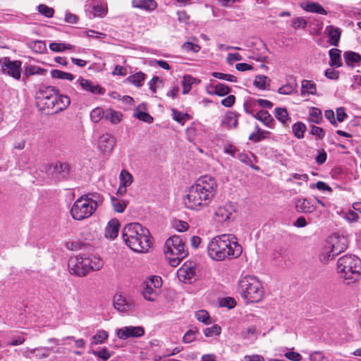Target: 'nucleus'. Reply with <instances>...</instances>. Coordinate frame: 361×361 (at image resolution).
Wrapping results in <instances>:
<instances>
[{
	"label": "nucleus",
	"mask_w": 361,
	"mask_h": 361,
	"mask_svg": "<svg viewBox=\"0 0 361 361\" xmlns=\"http://www.w3.org/2000/svg\"><path fill=\"white\" fill-rule=\"evenodd\" d=\"M216 180L209 176L199 178L188 188L183 197V203L188 209L200 210L209 206L217 192Z\"/></svg>",
	"instance_id": "obj_1"
},
{
	"label": "nucleus",
	"mask_w": 361,
	"mask_h": 361,
	"mask_svg": "<svg viewBox=\"0 0 361 361\" xmlns=\"http://www.w3.org/2000/svg\"><path fill=\"white\" fill-rule=\"evenodd\" d=\"M35 99L38 110L47 115L64 111L71 104L69 97L60 94L58 90L51 86L39 87L35 92Z\"/></svg>",
	"instance_id": "obj_2"
},
{
	"label": "nucleus",
	"mask_w": 361,
	"mask_h": 361,
	"mask_svg": "<svg viewBox=\"0 0 361 361\" xmlns=\"http://www.w3.org/2000/svg\"><path fill=\"white\" fill-rule=\"evenodd\" d=\"M235 240L232 234H223L213 238L207 245L209 256L217 261L239 257L242 253V247Z\"/></svg>",
	"instance_id": "obj_3"
},
{
	"label": "nucleus",
	"mask_w": 361,
	"mask_h": 361,
	"mask_svg": "<svg viewBox=\"0 0 361 361\" xmlns=\"http://www.w3.org/2000/svg\"><path fill=\"white\" fill-rule=\"evenodd\" d=\"M122 236L126 244L136 252H147L152 245L149 230L139 223L127 224L123 229Z\"/></svg>",
	"instance_id": "obj_4"
},
{
	"label": "nucleus",
	"mask_w": 361,
	"mask_h": 361,
	"mask_svg": "<svg viewBox=\"0 0 361 361\" xmlns=\"http://www.w3.org/2000/svg\"><path fill=\"white\" fill-rule=\"evenodd\" d=\"M338 272L348 284L356 282L361 275V260L354 255H345L337 262Z\"/></svg>",
	"instance_id": "obj_5"
},
{
	"label": "nucleus",
	"mask_w": 361,
	"mask_h": 361,
	"mask_svg": "<svg viewBox=\"0 0 361 361\" xmlns=\"http://www.w3.org/2000/svg\"><path fill=\"white\" fill-rule=\"evenodd\" d=\"M102 266V260L96 257L78 256L71 257L68 261V269L71 274L78 277H84L90 271L99 270Z\"/></svg>",
	"instance_id": "obj_6"
},
{
	"label": "nucleus",
	"mask_w": 361,
	"mask_h": 361,
	"mask_svg": "<svg viewBox=\"0 0 361 361\" xmlns=\"http://www.w3.org/2000/svg\"><path fill=\"white\" fill-rule=\"evenodd\" d=\"M238 290L247 302H258L264 294L261 282L254 276H246L240 280Z\"/></svg>",
	"instance_id": "obj_7"
},
{
	"label": "nucleus",
	"mask_w": 361,
	"mask_h": 361,
	"mask_svg": "<svg viewBox=\"0 0 361 361\" xmlns=\"http://www.w3.org/2000/svg\"><path fill=\"white\" fill-rule=\"evenodd\" d=\"M164 252L171 267H177L180 262L188 255L185 249V244L178 235L169 238L164 245Z\"/></svg>",
	"instance_id": "obj_8"
},
{
	"label": "nucleus",
	"mask_w": 361,
	"mask_h": 361,
	"mask_svg": "<svg viewBox=\"0 0 361 361\" xmlns=\"http://www.w3.org/2000/svg\"><path fill=\"white\" fill-rule=\"evenodd\" d=\"M95 211V206L90 204L82 195L74 202L71 214L75 220L80 221L90 217Z\"/></svg>",
	"instance_id": "obj_9"
},
{
	"label": "nucleus",
	"mask_w": 361,
	"mask_h": 361,
	"mask_svg": "<svg viewBox=\"0 0 361 361\" xmlns=\"http://www.w3.org/2000/svg\"><path fill=\"white\" fill-rule=\"evenodd\" d=\"M328 257L333 258L343 252L348 247V239L344 235H333L327 240Z\"/></svg>",
	"instance_id": "obj_10"
},
{
	"label": "nucleus",
	"mask_w": 361,
	"mask_h": 361,
	"mask_svg": "<svg viewBox=\"0 0 361 361\" xmlns=\"http://www.w3.org/2000/svg\"><path fill=\"white\" fill-rule=\"evenodd\" d=\"M0 65L3 74L11 76L15 80L20 78L22 71L20 61H11L8 57H4L0 60Z\"/></svg>",
	"instance_id": "obj_11"
},
{
	"label": "nucleus",
	"mask_w": 361,
	"mask_h": 361,
	"mask_svg": "<svg viewBox=\"0 0 361 361\" xmlns=\"http://www.w3.org/2000/svg\"><path fill=\"white\" fill-rule=\"evenodd\" d=\"M113 305L115 310L120 313L129 312L135 308V302L133 299L124 297L121 293H117L114 295Z\"/></svg>",
	"instance_id": "obj_12"
},
{
	"label": "nucleus",
	"mask_w": 361,
	"mask_h": 361,
	"mask_svg": "<svg viewBox=\"0 0 361 361\" xmlns=\"http://www.w3.org/2000/svg\"><path fill=\"white\" fill-rule=\"evenodd\" d=\"M237 206L235 203L228 202L223 206H219L215 211L216 221L224 223L232 219L233 214L236 212Z\"/></svg>",
	"instance_id": "obj_13"
},
{
	"label": "nucleus",
	"mask_w": 361,
	"mask_h": 361,
	"mask_svg": "<svg viewBox=\"0 0 361 361\" xmlns=\"http://www.w3.org/2000/svg\"><path fill=\"white\" fill-rule=\"evenodd\" d=\"M49 173L58 180L68 178L70 173V166L68 163L56 161L51 164L48 169Z\"/></svg>",
	"instance_id": "obj_14"
},
{
	"label": "nucleus",
	"mask_w": 361,
	"mask_h": 361,
	"mask_svg": "<svg viewBox=\"0 0 361 361\" xmlns=\"http://www.w3.org/2000/svg\"><path fill=\"white\" fill-rule=\"evenodd\" d=\"M145 330L141 326H125L117 330V336L120 339L126 340L129 338H139L143 336Z\"/></svg>",
	"instance_id": "obj_15"
},
{
	"label": "nucleus",
	"mask_w": 361,
	"mask_h": 361,
	"mask_svg": "<svg viewBox=\"0 0 361 361\" xmlns=\"http://www.w3.org/2000/svg\"><path fill=\"white\" fill-rule=\"evenodd\" d=\"M116 143L114 137L109 134L105 133L99 138L98 147L103 153H110Z\"/></svg>",
	"instance_id": "obj_16"
},
{
	"label": "nucleus",
	"mask_w": 361,
	"mask_h": 361,
	"mask_svg": "<svg viewBox=\"0 0 361 361\" xmlns=\"http://www.w3.org/2000/svg\"><path fill=\"white\" fill-rule=\"evenodd\" d=\"M252 116L262 122L265 126L274 128L275 121L267 111L260 110L256 114H252Z\"/></svg>",
	"instance_id": "obj_17"
},
{
	"label": "nucleus",
	"mask_w": 361,
	"mask_h": 361,
	"mask_svg": "<svg viewBox=\"0 0 361 361\" xmlns=\"http://www.w3.org/2000/svg\"><path fill=\"white\" fill-rule=\"evenodd\" d=\"M80 81V85L82 90L89 92L92 94H104V90L99 85L94 84L93 82H92L90 80L84 79L82 78H80L78 80Z\"/></svg>",
	"instance_id": "obj_18"
},
{
	"label": "nucleus",
	"mask_w": 361,
	"mask_h": 361,
	"mask_svg": "<svg viewBox=\"0 0 361 361\" xmlns=\"http://www.w3.org/2000/svg\"><path fill=\"white\" fill-rule=\"evenodd\" d=\"M119 226V222L116 219L110 220L105 229V237L114 239L118 235Z\"/></svg>",
	"instance_id": "obj_19"
},
{
	"label": "nucleus",
	"mask_w": 361,
	"mask_h": 361,
	"mask_svg": "<svg viewBox=\"0 0 361 361\" xmlns=\"http://www.w3.org/2000/svg\"><path fill=\"white\" fill-rule=\"evenodd\" d=\"M326 30L328 32L329 44L334 47L338 46L341 35V29L333 25H329Z\"/></svg>",
	"instance_id": "obj_20"
},
{
	"label": "nucleus",
	"mask_w": 361,
	"mask_h": 361,
	"mask_svg": "<svg viewBox=\"0 0 361 361\" xmlns=\"http://www.w3.org/2000/svg\"><path fill=\"white\" fill-rule=\"evenodd\" d=\"M295 208L297 211L302 213H312L315 210L316 207L310 200L300 199L296 202Z\"/></svg>",
	"instance_id": "obj_21"
},
{
	"label": "nucleus",
	"mask_w": 361,
	"mask_h": 361,
	"mask_svg": "<svg viewBox=\"0 0 361 361\" xmlns=\"http://www.w3.org/2000/svg\"><path fill=\"white\" fill-rule=\"evenodd\" d=\"M160 290L156 289L155 288L150 286L149 283H145V286L142 290V295L145 300L154 302L157 300L159 295Z\"/></svg>",
	"instance_id": "obj_22"
},
{
	"label": "nucleus",
	"mask_w": 361,
	"mask_h": 361,
	"mask_svg": "<svg viewBox=\"0 0 361 361\" xmlns=\"http://www.w3.org/2000/svg\"><path fill=\"white\" fill-rule=\"evenodd\" d=\"M255 131L251 133L249 136V140L255 142H258L268 138L271 135V132L262 130L258 125L255 127Z\"/></svg>",
	"instance_id": "obj_23"
},
{
	"label": "nucleus",
	"mask_w": 361,
	"mask_h": 361,
	"mask_svg": "<svg viewBox=\"0 0 361 361\" xmlns=\"http://www.w3.org/2000/svg\"><path fill=\"white\" fill-rule=\"evenodd\" d=\"M345 62L348 66L354 67V64L361 62V55L353 51H347L343 54Z\"/></svg>",
	"instance_id": "obj_24"
},
{
	"label": "nucleus",
	"mask_w": 361,
	"mask_h": 361,
	"mask_svg": "<svg viewBox=\"0 0 361 361\" xmlns=\"http://www.w3.org/2000/svg\"><path fill=\"white\" fill-rule=\"evenodd\" d=\"M132 5L133 7L147 11H153L157 6L154 0H133Z\"/></svg>",
	"instance_id": "obj_25"
},
{
	"label": "nucleus",
	"mask_w": 361,
	"mask_h": 361,
	"mask_svg": "<svg viewBox=\"0 0 361 361\" xmlns=\"http://www.w3.org/2000/svg\"><path fill=\"white\" fill-rule=\"evenodd\" d=\"M111 203L115 212L123 213L127 207L129 202L114 196L111 197Z\"/></svg>",
	"instance_id": "obj_26"
},
{
	"label": "nucleus",
	"mask_w": 361,
	"mask_h": 361,
	"mask_svg": "<svg viewBox=\"0 0 361 361\" xmlns=\"http://www.w3.org/2000/svg\"><path fill=\"white\" fill-rule=\"evenodd\" d=\"M85 199L91 204L92 205L95 206V210L97 207L101 205L104 202L103 196L98 192H88L83 195Z\"/></svg>",
	"instance_id": "obj_27"
},
{
	"label": "nucleus",
	"mask_w": 361,
	"mask_h": 361,
	"mask_svg": "<svg viewBox=\"0 0 361 361\" xmlns=\"http://www.w3.org/2000/svg\"><path fill=\"white\" fill-rule=\"evenodd\" d=\"M195 274V269L186 265H184L180 268L178 271V274L180 279H183L185 282L186 281L190 280L194 276Z\"/></svg>",
	"instance_id": "obj_28"
},
{
	"label": "nucleus",
	"mask_w": 361,
	"mask_h": 361,
	"mask_svg": "<svg viewBox=\"0 0 361 361\" xmlns=\"http://www.w3.org/2000/svg\"><path fill=\"white\" fill-rule=\"evenodd\" d=\"M274 114L275 117L283 125H288L290 121V118L286 108H276L274 110Z\"/></svg>",
	"instance_id": "obj_29"
},
{
	"label": "nucleus",
	"mask_w": 361,
	"mask_h": 361,
	"mask_svg": "<svg viewBox=\"0 0 361 361\" xmlns=\"http://www.w3.org/2000/svg\"><path fill=\"white\" fill-rule=\"evenodd\" d=\"M316 85L312 80H303L301 85V95L314 94L316 93Z\"/></svg>",
	"instance_id": "obj_30"
},
{
	"label": "nucleus",
	"mask_w": 361,
	"mask_h": 361,
	"mask_svg": "<svg viewBox=\"0 0 361 361\" xmlns=\"http://www.w3.org/2000/svg\"><path fill=\"white\" fill-rule=\"evenodd\" d=\"M306 11L326 15V11L318 3L307 2L302 7Z\"/></svg>",
	"instance_id": "obj_31"
},
{
	"label": "nucleus",
	"mask_w": 361,
	"mask_h": 361,
	"mask_svg": "<svg viewBox=\"0 0 361 361\" xmlns=\"http://www.w3.org/2000/svg\"><path fill=\"white\" fill-rule=\"evenodd\" d=\"M341 50L338 49H331L329 50L330 62L331 66L341 67L342 63L341 61Z\"/></svg>",
	"instance_id": "obj_32"
},
{
	"label": "nucleus",
	"mask_w": 361,
	"mask_h": 361,
	"mask_svg": "<svg viewBox=\"0 0 361 361\" xmlns=\"http://www.w3.org/2000/svg\"><path fill=\"white\" fill-rule=\"evenodd\" d=\"M122 114L112 109H107L105 111L104 118L113 124H117L121 121Z\"/></svg>",
	"instance_id": "obj_33"
},
{
	"label": "nucleus",
	"mask_w": 361,
	"mask_h": 361,
	"mask_svg": "<svg viewBox=\"0 0 361 361\" xmlns=\"http://www.w3.org/2000/svg\"><path fill=\"white\" fill-rule=\"evenodd\" d=\"M238 114L235 112H228L226 114L223 123L226 125L235 128L238 126Z\"/></svg>",
	"instance_id": "obj_34"
},
{
	"label": "nucleus",
	"mask_w": 361,
	"mask_h": 361,
	"mask_svg": "<svg viewBox=\"0 0 361 361\" xmlns=\"http://www.w3.org/2000/svg\"><path fill=\"white\" fill-rule=\"evenodd\" d=\"M120 184L124 187L130 186L133 182V176L126 169H123L119 175Z\"/></svg>",
	"instance_id": "obj_35"
},
{
	"label": "nucleus",
	"mask_w": 361,
	"mask_h": 361,
	"mask_svg": "<svg viewBox=\"0 0 361 361\" xmlns=\"http://www.w3.org/2000/svg\"><path fill=\"white\" fill-rule=\"evenodd\" d=\"M306 129V126L302 122H297L293 124L292 127L294 135L298 139H301L304 137Z\"/></svg>",
	"instance_id": "obj_36"
},
{
	"label": "nucleus",
	"mask_w": 361,
	"mask_h": 361,
	"mask_svg": "<svg viewBox=\"0 0 361 361\" xmlns=\"http://www.w3.org/2000/svg\"><path fill=\"white\" fill-rule=\"evenodd\" d=\"M309 120L312 123L319 124L322 120V111L317 107H312L310 109Z\"/></svg>",
	"instance_id": "obj_37"
},
{
	"label": "nucleus",
	"mask_w": 361,
	"mask_h": 361,
	"mask_svg": "<svg viewBox=\"0 0 361 361\" xmlns=\"http://www.w3.org/2000/svg\"><path fill=\"white\" fill-rule=\"evenodd\" d=\"M145 74L142 72H138L135 74L131 75L128 77L127 80L131 84H133L136 87H140L142 82L145 80Z\"/></svg>",
	"instance_id": "obj_38"
},
{
	"label": "nucleus",
	"mask_w": 361,
	"mask_h": 361,
	"mask_svg": "<svg viewBox=\"0 0 361 361\" xmlns=\"http://www.w3.org/2000/svg\"><path fill=\"white\" fill-rule=\"evenodd\" d=\"M51 75L54 78L68 80L70 81L73 80L75 78V76L73 74L66 73V72H63L62 71L57 70V69L52 70L51 71Z\"/></svg>",
	"instance_id": "obj_39"
},
{
	"label": "nucleus",
	"mask_w": 361,
	"mask_h": 361,
	"mask_svg": "<svg viewBox=\"0 0 361 361\" xmlns=\"http://www.w3.org/2000/svg\"><path fill=\"white\" fill-rule=\"evenodd\" d=\"M269 79L268 77L263 75H258L255 77L253 85L260 90H264L266 89L267 85H269Z\"/></svg>",
	"instance_id": "obj_40"
},
{
	"label": "nucleus",
	"mask_w": 361,
	"mask_h": 361,
	"mask_svg": "<svg viewBox=\"0 0 361 361\" xmlns=\"http://www.w3.org/2000/svg\"><path fill=\"white\" fill-rule=\"evenodd\" d=\"M214 94L220 97L228 94L231 91V89L228 85L220 82H217L214 86Z\"/></svg>",
	"instance_id": "obj_41"
},
{
	"label": "nucleus",
	"mask_w": 361,
	"mask_h": 361,
	"mask_svg": "<svg viewBox=\"0 0 361 361\" xmlns=\"http://www.w3.org/2000/svg\"><path fill=\"white\" fill-rule=\"evenodd\" d=\"M73 45L65 43L51 42L49 44V49L55 52H61L66 49H72Z\"/></svg>",
	"instance_id": "obj_42"
},
{
	"label": "nucleus",
	"mask_w": 361,
	"mask_h": 361,
	"mask_svg": "<svg viewBox=\"0 0 361 361\" xmlns=\"http://www.w3.org/2000/svg\"><path fill=\"white\" fill-rule=\"evenodd\" d=\"M195 80V78L189 75H184L183 80V94H186L190 91L191 86Z\"/></svg>",
	"instance_id": "obj_43"
},
{
	"label": "nucleus",
	"mask_w": 361,
	"mask_h": 361,
	"mask_svg": "<svg viewBox=\"0 0 361 361\" xmlns=\"http://www.w3.org/2000/svg\"><path fill=\"white\" fill-rule=\"evenodd\" d=\"M105 111L102 108L97 107L90 112L91 121L94 123H98L103 117L104 118Z\"/></svg>",
	"instance_id": "obj_44"
},
{
	"label": "nucleus",
	"mask_w": 361,
	"mask_h": 361,
	"mask_svg": "<svg viewBox=\"0 0 361 361\" xmlns=\"http://www.w3.org/2000/svg\"><path fill=\"white\" fill-rule=\"evenodd\" d=\"M108 334L106 331L101 330L99 331L95 335L92 336V345H97L99 343H102L107 338Z\"/></svg>",
	"instance_id": "obj_45"
},
{
	"label": "nucleus",
	"mask_w": 361,
	"mask_h": 361,
	"mask_svg": "<svg viewBox=\"0 0 361 361\" xmlns=\"http://www.w3.org/2000/svg\"><path fill=\"white\" fill-rule=\"evenodd\" d=\"M89 353L93 354L94 355L98 356L103 361H106L111 356V354L109 352V350L105 347H104L100 350H91L89 351Z\"/></svg>",
	"instance_id": "obj_46"
},
{
	"label": "nucleus",
	"mask_w": 361,
	"mask_h": 361,
	"mask_svg": "<svg viewBox=\"0 0 361 361\" xmlns=\"http://www.w3.org/2000/svg\"><path fill=\"white\" fill-rule=\"evenodd\" d=\"M134 116L137 118L139 120L142 121H145L148 123H152L153 122V117L150 116L148 113L139 111L138 109H137L134 113Z\"/></svg>",
	"instance_id": "obj_47"
},
{
	"label": "nucleus",
	"mask_w": 361,
	"mask_h": 361,
	"mask_svg": "<svg viewBox=\"0 0 361 361\" xmlns=\"http://www.w3.org/2000/svg\"><path fill=\"white\" fill-rule=\"evenodd\" d=\"M212 75L215 78L220 80H224L229 82H236L237 79L236 77L226 73H219V72H213L212 73Z\"/></svg>",
	"instance_id": "obj_48"
},
{
	"label": "nucleus",
	"mask_w": 361,
	"mask_h": 361,
	"mask_svg": "<svg viewBox=\"0 0 361 361\" xmlns=\"http://www.w3.org/2000/svg\"><path fill=\"white\" fill-rule=\"evenodd\" d=\"M236 305V302L233 298L226 297L223 298L219 301V305L223 307H227L228 309L233 308Z\"/></svg>",
	"instance_id": "obj_49"
},
{
	"label": "nucleus",
	"mask_w": 361,
	"mask_h": 361,
	"mask_svg": "<svg viewBox=\"0 0 361 361\" xmlns=\"http://www.w3.org/2000/svg\"><path fill=\"white\" fill-rule=\"evenodd\" d=\"M38 11L47 18L53 16L54 11L52 8L47 6L45 4H40L38 6Z\"/></svg>",
	"instance_id": "obj_50"
},
{
	"label": "nucleus",
	"mask_w": 361,
	"mask_h": 361,
	"mask_svg": "<svg viewBox=\"0 0 361 361\" xmlns=\"http://www.w3.org/2000/svg\"><path fill=\"white\" fill-rule=\"evenodd\" d=\"M146 283H149L152 287L156 289L160 290V288L162 285V279L160 276H150Z\"/></svg>",
	"instance_id": "obj_51"
},
{
	"label": "nucleus",
	"mask_w": 361,
	"mask_h": 361,
	"mask_svg": "<svg viewBox=\"0 0 361 361\" xmlns=\"http://www.w3.org/2000/svg\"><path fill=\"white\" fill-rule=\"evenodd\" d=\"M221 329L217 324L213 325L211 327L206 328L204 331V335L207 337H210L214 335L218 336L221 334Z\"/></svg>",
	"instance_id": "obj_52"
},
{
	"label": "nucleus",
	"mask_w": 361,
	"mask_h": 361,
	"mask_svg": "<svg viewBox=\"0 0 361 361\" xmlns=\"http://www.w3.org/2000/svg\"><path fill=\"white\" fill-rule=\"evenodd\" d=\"M195 317L198 321L205 324H209V315L207 311L203 310H198L195 313Z\"/></svg>",
	"instance_id": "obj_53"
},
{
	"label": "nucleus",
	"mask_w": 361,
	"mask_h": 361,
	"mask_svg": "<svg viewBox=\"0 0 361 361\" xmlns=\"http://www.w3.org/2000/svg\"><path fill=\"white\" fill-rule=\"evenodd\" d=\"M182 49L186 52L197 53L200 50V47L190 42H186L182 45Z\"/></svg>",
	"instance_id": "obj_54"
},
{
	"label": "nucleus",
	"mask_w": 361,
	"mask_h": 361,
	"mask_svg": "<svg viewBox=\"0 0 361 361\" xmlns=\"http://www.w3.org/2000/svg\"><path fill=\"white\" fill-rule=\"evenodd\" d=\"M172 116L173 118L180 123H183V121L186 118H189V115L188 114H183L174 109H172Z\"/></svg>",
	"instance_id": "obj_55"
},
{
	"label": "nucleus",
	"mask_w": 361,
	"mask_h": 361,
	"mask_svg": "<svg viewBox=\"0 0 361 361\" xmlns=\"http://www.w3.org/2000/svg\"><path fill=\"white\" fill-rule=\"evenodd\" d=\"M257 332V328L255 326H251L247 328L242 329L240 331V336L243 339H248L250 335H253Z\"/></svg>",
	"instance_id": "obj_56"
},
{
	"label": "nucleus",
	"mask_w": 361,
	"mask_h": 361,
	"mask_svg": "<svg viewBox=\"0 0 361 361\" xmlns=\"http://www.w3.org/2000/svg\"><path fill=\"white\" fill-rule=\"evenodd\" d=\"M43 69L39 67L29 66H27L25 71V74L27 77L36 75V74H42Z\"/></svg>",
	"instance_id": "obj_57"
},
{
	"label": "nucleus",
	"mask_w": 361,
	"mask_h": 361,
	"mask_svg": "<svg viewBox=\"0 0 361 361\" xmlns=\"http://www.w3.org/2000/svg\"><path fill=\"white\" fill-rule=\"evenodd\" d=\"M310 133L315 135L319 140H322L325 136V132L323 128L316 126H312Z\"/></svg>",
	"instance_id": "obj_58"
},
{
	"label": "nucleus",
	"mask_w": 361,
	"mask_h": 361,
	"mask_svg": "<svg viewBox=\"0 0 361 361\" xmlns=\"http://www.w3.org/2000/svg\"><path fill=\"white\" fill-rule=\"evenodd\" d=\"M310 188H317L318 190H322V191H329V192L332 191L331 188L323 181H318V182H317V183L315 185L314 184L311 185Z\"/></svg>",
	"instance_id": "obj_59"
},
{
	"label": "nucleus",
	"mask_w": 361,
	"mask_h": 361,
	"mask_svg": "<svg viewBox=\"0 0 361 361\" xmlns=\"http://www.w3.org/2000/svg\"><path fill=\"white\" fill-rule=\"evenodd\" d=\"M292 25L294 28H305L307 25V21L302 17H298L293 20Z\"/></svg>",
	"instance_id": "obj_60"
},
{
	"label": "nucleus",
	"mask_w": 361,
	"mask_h": 361,
	"mask_svg": "<svg viewBox=\"0 0 361 361\" xmlns=\"http://www.w3.org/2000/svg\"><path fill=\"white\" fill-rule=\"evenodd\" d=\"M295 90V87L291 84H286L279 87L278 92L281 94H290Z\"/></svg>",
	"instance_id": "obj_61"
},
{
	"label": "nucleus",
	"mask_w": 361,
	"mask_h": 361,
	"mask_svg": "<svg viewBox=\"0 0 361 361\" xmlns=\"http://www.w3.org/2000/svg\"><path fill=\"white\" fill-rule=\"evenodd\" d=\"M197 333V331L190 329L184 335L183 340V342L188 343L195 339V334Z\"/></svg>",
	"instance_id": "obj_62"
},
{
	"label": "nucleus",
	"mask_w": 361,
	"mask_h": 361,
	"mask_svg": "<svg viewBox=\"0 0 361 361\" xmlns=\"http://www.w3.org/2000/svg\"><path fill=\"white\" fill-rule=\"evenodd\" d=\"M285 357L292 361H300L302 360V355L295 351H289L285 353Z\"/></svg>",
	"instance_id": "obj_63"
},
{
	"label": "nucleus",
	"mask_w": 361,
	"mask_h": 361,
	"mask_svg": "<svg viewBox=\"0 0 361 361\" xmlns=\"http://www.w3.org/2000/svg\"><path fill=\"white\" fill-rule=\"evenodd\" d=\"M310 360L311 361H327L323 353L319 351H315L310 354Z\"/></svg>",
	"instance_id": "obj_64"
}]
</instances>
